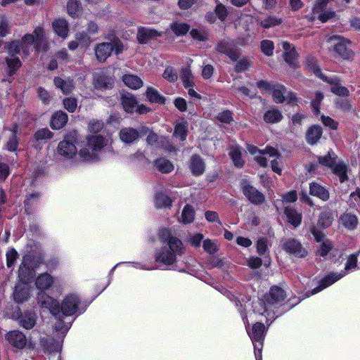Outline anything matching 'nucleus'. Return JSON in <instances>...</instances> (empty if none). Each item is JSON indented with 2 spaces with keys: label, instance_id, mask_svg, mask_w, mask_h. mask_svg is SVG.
Masks as SVG:
<instances>
[{
  "label": "nucleus",
  "instance_id": "nucleus-1",
  "mask_svg": "<svg viewBox=\"0 0 360 360\" xmlns=\"http://www.w3.org/2000/svg\"><path fill=\"white\" fill-rule=\"evenodd\" d=\"M43 236V232L35 221L30 222L27 231L28 238L26 250H24V300L25 290L33 284L41 290L49 289L53 283V278L47 273L41 274L35 278V270L44 264V254L40 243L35 240Z\"/></svg>",
  "mask_w": 360,
  "mask_h": 360
},
{
  "label": "nucleus",
  "instance_id": "nucleus-2",
  "mask_svg": "<svg viewBox=\"0 0 360 360\" xmlns=\"http://www.w3.org/2000/svg\"><path fill=\"white\" fill-rule=\"evenodd\" d=\"M37 304L42 310H47L56 319L58 322L55 325L57 331H61L62 333H66L71 327V323H65L60 320L61 316H72L76 314H82L84 310L79 308L80 299L79 296L74 293L67 295L61 304L58 301L44 292H40L37 295Z\"/></svg>",
  "mask_w": 360,
  "mask_h": 360
},
{
  "label": "nucleus",
  "instance_id": "nucleus-3",
  "mask_svg": "<svg viewBox=\"0 0 360 360\" xmlns=\"http://www.w3.org/2000/svg\"><path fill=\"white\" fill-rule=\"evenodd\" d=\"M158 238L164 245L155 250V261L165 266L174 264L177 257L181 256L184 253L182 242L173 236L169 229L165 228L159 230Z\"/></svg>",
  "mask_w": 360,
  "mask_h": 360
},
{
  "label": "nucleus",
  "instance_id": "nucleus-4",
  "mask_svg": "<svg viewBox=\"0 0 360 360\" xmlns=\"http://www.w3.org/2000/svg\"><path fill=\"white\" fill-rule=\"evenodd\" d=\"M111 141L100 134L86 136L78 155L85 162L94 163L101 160L103 153L110 145Z\"/></svg>",
  "mask_w": 360,
  "mask_h": 360
},
{
  "label": "nucleus",
  "instance_id": "nucleus-5",
  "mask_svg": "<svg viewBox=\"0 0 360 360\" xmlns=\"http://www.w3.org/2000/svg\"><path fill=\"white\" fill-rule=\"evenodd\" d=\"M286 297L284 290L277 286L272 287L269 294L266 296L265 301L259 300L253 304V311L259 314H266V321L271 319V311L272 307H276L284 301Z\"/></svg>",
  "mask_w": 360,
  "mask_h": 360
},
{
  "label": "nucleus",
  "instance_id": "nucleus-6",
  "mask_svg": "<svg viewBox=\"0 0 360 360\" xmlns=\"http://www.w3.org/2000/svg\"><path fill=\"white\" fill-rule=\"evenodd\" d=\"M357 254H352L349 256L345 266V269L339 273L330 272L323 278L319 283V285L314 288L311 291L307 292V297L315 295L325 288L330 286L336 281H339L349 272L353 271L357 266Z\"/></svg>",
  "mask_w": 360,
  "mask_h": 360
},
{
  "label": "nucleus",
  "instance_id": "nucleus-7",
  "mask_svg": "<svg viewBox=\"0 0 360 360\" xmlns=\"http://www.w3.org/2000/svg\"><path fill=\"white\" fill-rule=\"evenodd\" d=\"M245 324L246 330L250 338L255 349V356L256 360H262V349L266 330L263 323L257 322L253 325L251 330L248 327V321L243 318Z\"/></svg>",
  "mask_w": 360,
  "mask_h": 360
},
{
  "label": "nucleus",
  "instance_id": "nucleus-8",
  "mask_svg": "<svg viewBox=\"0 0 360 360\" xmlns=\"http://www.w3.org/2000/svg\"><path fill=\"white\" fill-rule=\"evenodd\" d=\"M307 63L310 70L312 71L315 75L321 78L323 81L331 84L330 89L333 93L339 96H347L349 94V90L346 87L340 85L339 79L337 77H328L321 72L316 60L314 58H309L307 60Z\"/></svg>",
  "mask_w": 360,
  "mask_h": 360
},
{
  "label": "nucleus",
  "instance_id": "nucleus-9",
  "mask_svg": "<svg viewBox=\"0 0 360 360\" xmlns=\"http://www.w3.org/2000/svg\"><path fill=\"white\" fill-rule=\"evenodd\" d=\"M328 42L333 50L345 60H352L354 56V51L351 49L349 40L338 35H333L328 37Z\"/></svg>",
  "mask_w": 360,
  "mask_h": 360
},
{
  "label": "nucleus",
  "instance_id": "nucleus-10",
  "mask_svg": "<svg viewBox=\"0 0 360 360\" xmlns=\"http://www.w3.org/2000/svg\"><path fill=\"white\" fill-rule=\"evenodd\" d=\"M95 55L98 60L105 62L111 55L112 51L118 55L123 51V45L119 39H115L111 42H103L95 47Z\"/></svg>",
  "mask_w": 360,
  "mask_h": 360
},
{
  "label": "nucleus",
  "instance_id": "nucleus-11",
  "mask_svg": "<svg viewBox=\"0 0 360 360\" xmlns=\"http://www.w3.org/2000/svg\"><path fill=\"white\" fill-rule=\"evenodd\" d=\"M40 174L41 169H37V170L33 172V174L26 180V183L24 182V186L25 184H29V186L31 187L30 191H28L27 189V193L25 195L26 198L24 200V208L25 212L28 211V210L30 209V206L32 207L35 205L40 198V193L38 191L35 190H32V187H35L37 177Z\"/></svg>",
  "mask_w": 360,
  "mask_h": 360
},
{
  "label": "nucleus",
  "instance_id": "nucleus-12",
  "mask_svg": "<svg viewBox=\"0 0 360 360\" xmlns=\"http://www.w3.org/2000/svg\"><path fill=\"white\" fill-rule=\"evenodd\" d=\"M247 150L250 154L255 155V160L262 167H266L267 165L266 156L274 158L278 155L277 150L272 147H266L264 150H262L255 146L248 145Z\"/></svg>",
  "mask_w": 360,
  "mask_h": 360
},
{
  "label": "nucleus",
  "instance_id": "nucleus-13",
  "mask_svg": "<svg viewBox=\"0 0 360 360\" xmlns=\"http://www.w3.org/2000/svg\"><path fill=\"white\" fill-rule=\"evenodd\" d=\"M24 44L32 42L38 51H46L48 49V44L44 37V31L42 28L35 29L34 34L24 35Z\"/></svg>",
  "mask_w": 360,
  "mask_h": 360
},
{
  "label": "nucleus",
  "instance_id": "nucleus-14",
  "mask_svg": "<svg viewBox=\"0 0 360 360\" xmlns=\"http://www.w3.org/2000/svg\"><path fill=\"white\" fill-rule=\"evenodd\" d=\"M241 186L243 193L252 204L259 205L265 201L264 194L251 186L247 180L243 179Z\"/></svg>",
  "mask_w": 360,
  "mask_h": 360
},
{
  "label": "nucleus",
  "instance_id": "nucleus-15",
  "mask_svg": "<svg viewBox=\"0 0 360 360\" xmlns=\"http://www.w3.org/2000/svg\"><path fill=\"white\" fill-rule=\"evenodd\" d=\"M269 94H271L274 101L276 103H281L285 101L291 103L296 100L295 94L287 91L283 85L277 82L275 83Z\"/></svg>",
  "mask_w": 360,
  "mask_h": 360
},
{
  "label": "nucleus",
  "instance_id": "nucleus-16",
  "mask_svg": "<svg viewBox=\"0 0 360 360\" xmlns=\"http://www.w3.org/2000/svg\"><path fill=\"white\" fill-rule=\"evenodd\" d=\"M283 250L297 257H304L307 255V250L301 243L295 238H288L282 240Z\"/></svg>",
  "mask_w": 360,
  "mask_h": 360
},
{
  "label": "nucleus",
  "instance_id": "nucleus-17",
  "mask_svg": "<svg viewBox=\"0 0 360 360\" xmlns=\"http://www.w3.org/2000/svg\"><path fill=\"white\" fill-rule=\"evenodd\" d=\"M41 339L39 333L33 330L28 336L24 334V352L34 354L41 350Z\"/></svg>",
  "mask_w": 360,
  "mask_h": 360
},
{
  "label": "nucleus",
  "instance_id": "nucleus-18",
  "mask_svg": "<svg viewBox=\"0 0 360 360\" xmlns=\"http://www.w3.org/2000/svg\"><path fill=\"white\" fill-rule=\"evenodd\" d=\"M41 349L51 354L49 360H56V356H59L60 359L59 352H60L62 345L60 342L52 338H41Z\"/></svg>",
  "mask_w": 360,
  "mask_h": 360
},
{
  "label": "nucleus",
  "instance_id": "nucleus-19",
  "mask_svg": "<svg viewBox=\"0 0 360 360\" xmlns=\"http://www.w3.org/2000/svg\"><path fill=\"white\" fill-rule=\"evenodd\" d=\"M58 152L66 160L73 159L79 153L74 141L67 139L58 143Z\"/></svg>",
  "mask_w": 360,
  "mask_h": 360
},
{
  "label": "nucleus",
  "instance_id": "nucleus-20",
  "mask_svg": "<svg viewBox=\"0 0 360 360\" xmlns=\"http://www.w3.org/2000/svg\"><path fill=\"white\" fill-rule=\"evenodd\" d=\"M217 50L219 53L228 56L232 60H236L238 58V53L234 42L230 39L221 40L217 44Z\"/></svg>",
  "mask_w": 360,
  "mask_h": 360
},
{
  "label": "nucleus",
  "instance_id": "nucleus-21",
  "mask_svg": "<svg viewBox=\"0 0 360 360\" xmlns=\"http://www.w3.org/2000/svg\"><path fill=\"white\" fill-rule=\"evenodd\" d=\"M328 1V0H318L312 9L314 15L317 14L318 19L322 22H326L335 16V12L330 10L323 11Z\"/></svg>",
  "mask_w": 360,
  "mask_h": 360
},
{
  "label": "nucleus",
  "instance_id": "nucleus-22",
  "mask_svg": "<svg viewBox=\"0 0 360 360\" xmlns=\"http://www.w3.org/2000/svg\"><path fill=\"white\" fill-rule=\"evenodd\" d=\"M188 167L193 175L200 176L205 172V164L200 155H193L190 159Z\"/></svg>",
  "mask_w": 360,
  "mask_h": 360
},
{
  "label": "nucleus",
  "instance_id": "nucleus-23",
  "mask_svg": "<svg viewBox=\"0 0 360 360\" xmlns=\"http://www.w3.org/2000/svg\"><path fill=\"white\" fill-rule=\"evenodd\" d=\"M333 173L338 177L340 183H345L348 180V173L349 172V165L344 161L338 160L335 166L331 169Z\"/></svg>",
  "mask_w": 360,
  "mask_h": 360
},
{
  "label": "nucleus",
  "instance_id": "nucleus-24",
  "mask_svg": "<svg viewBox=\"0 0 360 360\" xmlns=\"http://www.w3.org/2000/svg\"><path fill=\"white\" fill-rule=\"evenodd\" d=\"M120 140L125 143H132L139 138V132L131 127H124L119 133Z\"/></svg>",
  "mask_w": 360,
  "mask_h": 360
},
{
  "label": "nucleus",
  "instance_id": "nucleus-25",
  "mask_svg": "<svg viewBox=\"0 0 360 360\" xmlns=\"http://www.w3.org/2000/svg\"><path fill=\"white\" fill-rule=\"evenodd\" d=\"M340 222L345 228L352 231L356 229L359 224V219L356 215L346 212L340 216Z\"/></svg>",
  "mask_w": 360,
  "mask_h": 360
},
{
  "label": "nucleus",
  "instance_id": "nucleus-26",
  "mask_svg": "<svg viewBox=\"0 0 360 360\" xmlns=\"http://www.w3.org/2000/svg\"><path fill=\"white\" fill-rule=\"evenodd\" d=\"M310 194L316 196L323 201L329 198V192L328 190L316 182H311L309 185Z\"/></svg>",
  "mask_w": 360,
  "mask_h": 360
},
{
  "label": "nucleus",
  "instance_id": "nucleus-27",
  "mask_svg": "<svg viewBox=\"0 0 360 360\" xmlns=\"http://www.w3.org/2000/svg\"><path fill=\"white\" fill-rule=\"evenodd\" d=\"M68 120V115L63 111L56 112L51 117V127L53 129H60L67 123Z\"/></svg>",
  "mask_w": 360,
  "mask_h": 360
},
{
  "label": "nucleus",
  "instance_id": "nucleus-28",
  "mask_svg": "<svg viewBox=\"0 0 360 360\" xmlns=\"http://www.w3.org/2000/svg\"><path fill=\"white\" fill-rule=\"evenodd\" d=\"M322 128L318 125L309 127L306 133V139L310 145L316 144L322 136Z\"/></svg>",
  "mask_w": 360,
  "mask_h": 360
},
{
  "label": "nucleus",
  "instance_id": "nucleus-29",
  "mask_svg": "<svg viewBox=\"0 0 360 360\" xmlns=\"http://www.w3.org/2000/svg\"><path fill=\"white\" fill-rule=\"evenodd\" d=\"M159 36H160V34L158 31L146 27H140L137 34V38L141 44H145L149 39L156 38Z\"/></svg>",
  "mask_w": 360,
  "mask_h": 360
},
{
  "label": "nucleus",
  "instance_id": "nucleus-30",
  "mask_svg": "<svg viewBox=\"0 0 360 360\" xmlns=\"http://www.w3.org/2000/svg\"><path fill=\"white\" fill-rule=\"evenodd\" d=\"M55 32L60 37L65 39L68 34V24L63 18L55 20L52 23Z\"/></svg>",
  "mask_w": 360,
  "mask_h": 360
},
{
  "label": "nucleus",
  "instance_id": "nucleus-31",
  "mask_svg": "<svg viewBox=\"0 0 360 360\" xmlns=\"http://www.w3.org/2000/svg\"><path fill=\"white\" fill-rule=\"evenodd\" d=\"M285 214L289 223L294 227L298 226L302 221V214L298 212L295 209L292 207L288 206L285 208Z\"/></svg>",
  "mask_w": 360,
  "mask_h": 360
},
{
  "label": "nucleus",
  "instance_id": "nucleus-32",
  "mask_svg": "<svg viewBox=\"0 0 360 360\" xmlns=\"http://www.w3.org/2000/svg\"><path fill=\"white\" fill-rule=\"evenodd\" d=\"M122 105L127 112L131 113L137 107V101L131 94H124L122 96Z\"/></svg>",
  "mask_w": 360,
  "mask_h": 360
},
{
  "label": "nucleus",
  "instance_id": "nucleus-33",
  "mask_svg": "<svg viewBox=\"0 0 360 360\" xmlns=\"http://www.w3.org/2000/svg\"><path fill=\"white\" fill-rule=\"evenodd\" d=\"M53 82L55 86L60 89L64 94H68L71 93L74 89L73 80L70 78L63 79L59 77H55Z\"/></svg>",
  "mask_w": 360,
  "mask_h": 360
},
{
  "label": "nucleus",
  "instance_id": "nucleus-34",
  "mask_svg": "<svg viewBox=\"0 0 360 360\" xmlns=\"http://www.w3.org/2000/svg\"><path fill=\"white\" fill-rule=\"evenodd\" d=\"M154 166L162 173H169L174 170V165L167 159L160 158L155 160Z\"/></svg>",
  "mask_w": 360,
  "mask_h": 360
},
{
  "label": "nucleus",
  "instance_id": "nucleus-35",
  "mask_svg": "<svg viewBox=\"0 0 360 360\" xmlns=\"http://www.w3.org/2000/svg\"><path fill=\"white\" fill-rule=\"evenodd\" d=\"M319 163L323 166L328 167L330 169H333V166L338 162V157L335 153L330 150L328 152V154L325 156H319L318 157Z\"/></svg>",
  "mask_w": 360,
  "mask_h": 360
},
{
  "label": "nucleus",
  "instance_id": "nucleus-36",
  "mask_svg": "<svg viewBox=\"0 0 360 360\" xmlns=\"http://www.w3.org/2000/svg\"><path fill=\"white\" fill-rule=\"evenodd\" d=\"M281 44L285 51V61L290 65H293L296 59V53L295 49L291 46V44L289 42L287 41H282Z\"/></svg>",
  "mask_w": 360,
  "mask_h": 360
},
{
  "label": "nucleus",
  "instance_id": "nucleus-37",
  "mask_svg": "<svg viewBox=\"0 0 360 360\" xmlns=\"http://www.w3.org/2000/svg\"><path fill=\"white\" fill-rule=\"evenodd\" d=\"M6 340L9 343L17 349L22 348V334L18 330L9 332L6 336Z\"/></svg>",
  "mask_w": 360,
  "mask_h": 360
},
{
  "label": "nucleus",
  "instance_id": "nucleus-38",
  "mask_svg": "<svg viewBox=\"0 0 360 360\" xmlns=\"http://www.w3.org/2000/svg\"><path fill=\"white\" fill-rule=\"evenodd\" d=\"M122 81L126 86L132 89H138L141 88L143 84L141 79L134 75H124L122 77Z\"/></svg>",
  "mask_w": 360,
  "mask_h": 360
},
{
  "label": "nucleus",
  "instance_id": "nucleus-39",
  "mask_svg": "<svg viewBox=\"0 0 360 360\" xmlns=\"http://www.w3.org/2000/svg\"><path fill=\"white\" fill-rule=\"evenodd\" d=\"M170 198L163 192H157L155 195V204L158 208H167L172 206Z\"/></svg>",
  "mask_w": 360,
  "mask_h": 360
},
{
  "label": "nucleus",
  "instance_id": "nucleus-40",
  "mask_svg": "<svg viewBox=\"0 0 360 360\" xmlns=\"http://www.w3.org/2000/svg\"><path fill=\"white\" fill-rule=\"evenodd\" d=\"M229 155L236 167H241L243 165L244 160L242 158L241 149L238 146H232L230 149Z\"/></svg>",
  "mask_w": 360,
  "mask_h": 360
},
{
  "label": "nucleus",
  "instance_id": "nucleus-41",
  "mask_svg": "<svg viewBox=\"0 0 360 360\" xmlns=\"http://www.w3.org/2000/svg\"><path fill=\"white\" fill-rule=\"evenodd\" d=\"M195 211L191 205H186L181 212V221L184 224H191L194 221Z\"/></svg>",
  "mask_w": 360,
  "mask_h": 360
},
{
  "label": "nucleus",
  "instance_id": "nucleus-42",
  "mask_svg": "<svg viewBox=\"0 0 360 360\" xmlns=\"http://www.w3.org/2000/svg\"><path fill=\"white\" fill-rule=\"evenodd\" d=\"M283 118L281 112L278 110H269L264 113V120L266 123L274 124L280 122Z\"/></svg>",
  "mask_w": 360,
  "mask_h": 360
},
{
  "label": "nucleus",
  "instance_id": "nucleus-43",
  "mask_svg": "<svg viewBox=\"0 0 360 360\" xmlns=\"http://www.w3.org/2000/svg\"><path fill=\"white\" fill-rule=\"evenodd\" d=\"M68 13L73 18L78 17L82 13V6L79 1L70 0L67 4Z\"/></svg>",
  "mask_w": 360,
  "mask_h": 360
},
{
  "label": "nucleus",
  "instance_id": "nucleus-44",
  "mask_svg": "<svg viewBox=\"0 0 360 360\" xmlns=\"http://www.w3.org/2000/svg\"><path fill=\"white\" fill-rule=\"evenodd\" d=\"M52 137V132L47 128L38 130L34 135V139L39 144L45 142L46 140L50 139Z\"/></svg>",
  "mask_w": 360,
  "mask_h": 360
},
{
  "label": "nucleus",
  "instance_id": "nucleus-45",
  "mask_svg": "<svg viewBox=\"0 0 360 360\" xmlns=\"http://www.w3.org/2000/svg\"><path fill=\"white\" fill-rule=\"evenodd\" d=\"M333 221V214L330 211L322 212L319 216L318 225L322 228L330 226Z\"/></svg>",
  "mask_w": 360,
  "mask_h": 360
},
{
  "label": "nucleus",
  "instance_id": "nucleus-46",
  "mask_svg": "<svg viewBox=\"0 0 360 360\" xmlns=\"http://www.w3.org/2000/svg\"><path fill=\"white\" fill-rule=\"evenodd\" d=\"M188 131V124L186 122H181L175 126L174 136L181 141L186 139Z\"/></svg>",
  "mask_w": 360,
  "mask_h": 360
},
{
  "label": "nucleus",
  "instance_id": "nucleus-47",
  "mask_svg": "<svg viewBox=\"0 0 360 360\" xmlns=\"http://www.w3.org/2000/svg\"><path fill=\"white\" fill-rule=\"evenodd\" d=\"M297 199V192L295 191H290L288 192L287 193L282 195V200H276L275 201V206L276 207L277 210H278L280 207V203H291L294 202Z\"/></svg>",
  "mask_w": 360,
  "mask_h": 360
},
{
  "label": "nucleus",
  "instance_id": "nucleus-48",
  "mask_svg": "<svg viewBox=\"0 0 360 360\" xmlns=\"http://www.w3.org/2000/svg\"><path fill=\"white\" fill-rule=\"evenodd\" d=\"M37 322V314L32 311L24 313V328H32Z\"/></svg>",
  "mask_w": 360,
  "mask_h": 360
},
{
  "label": "nucleus",
  "instance_id": "nucleus-49",
  "mask_svg": "<svg viewBox=\"0 0 360 360\" xmlns=\"http://www.w3.org/2000/svg\"><path fill=\"white\" fill-rule=\"evenodd\" d=\"M146 96L152 103H164L165 98L152 87H148L146 91Z\"/></svg>",
  "mask_w": 360,
  "mask_h": 360
},
{
  "label": "nucleus",
  "instance_id": "nucleus-50",
  "mask_svg": "<svg viewBox=\"0 0 360 360\" xmlns=\"http://www.w3.org/2000/svg\"><path fill=\"white\" fill-rule=\"evenodd\" d=\"M181 78L185 88L192 87L193 86V75L190 68H183L181 70Z\"/></svg>",
  "mask_w": 360,
  "mask_h": 360
},
{
  "label": "nucleus",
  "instance_id": "nucleus-51",
  "mask_svg": "<svg viewBox=\"0 0 360 360\" xmlns=\"http://www.w3.org/2000/svg\"><path fill=\"white\" fill-rule=\"evenodd\" d=\"M203 238L204 236L200 233L190 234L188 236V243L195 248H198L200 247Z\"/></svg>",
  "mask_w": 360,
  "mask_h": 360
},
{
  "label": "nucleus",
  "instance_id": "nucleus-52",
  "mask_svg": "<svg viewBox=\"0 0 360 360\" xmlns=\"http://www.w3.org/2000/svg\"><path fill=\"white\" fill-rule=\"evenodd\" d=\"M171 29L176 35H184L189 30V26L186 23L174 22L172 24Z\"/></svg>",
  "mask_w": 360,
  "mask_h": 360
},
{
  "label": "nucleus",
  "instance_id": "nucleus-53",
  "mask_svg": "<svg viewBox=\"0 0 360 360\" xmlns=\"http://www.w3.org/2000/svg\"><path fill=\"white\" fill-rule=\"evenodd\" d=\"M202 242L203 249L207 253L212 255L218 250L217 243L214 240L207 238L203 240Z\"/></svg>",
  "mask_w": 360,
  "mask_h": 360
},
{
  "label": "nucleus",
  "instance_id": "nucleus-54",
  "mask_svg": "<svg viewBox=\"0 0 360 360\" xmlns=\"http://www.w3.org/2000/svg\"><path fill=\"white\" fill-rule=\"evenodd\" d=\"M332 243L328 240H323L317 250V255L321 257H325L332 250Z\"/></svg>",
  "mask_w": 360,
  "mask_h": 360
},
{
  "label": "nucleus",
  "instance_id": "nucleus-55",
  "mask_svg": "<svg viewBox=\"0 0 360 360\" xmlns=\"http://www.w3.org/2000/svg\"><path fill=\"white\" fill-rule=\"evenodd\" d=\"M75 38L82 46L88 47L91 42L90 37L84 32L77 33Z\"/></svg>",
  "mask_w": 360,
  "mask_h": 360
},
{
  "label": "nucleus",
  "instance_id": "nucleus-56",
  "mask_svg": "<svg viewBox=\"0 0 360 360\" xmlns=\"http://www.w3.org/2000/svg\"><path fill=\"white\" fill-rule=\"evenodd\" d=\"M104 124L102 121L92 120L88 125L89 131L91 133L97 134L103 128Z\"/></svg>",
  "mask_w": 360,
  "mask_h": 360
},
{
  "label": "nucleus",
  "instance_id": "nucleus-57",
  "mask_svg": "<svg viewBox=\"0 0 360 360\" xmlns=\"http://www.w3.org/2000/svg\"><path fill=\"white\" fill-rule=\"evenodd\" d=\"M274 43L270 40H263L261 42V49L262 52L269 56H271L274 53Z\"/></svg>",
  "mask_w": 360,
  "mask_h": 360
},
{
  "label": "nucleus",
  "instance_id": "nucleus-58",
  "mask_svg": "<svg viewBox=\"0 0 360 360\" xmlns=\"http://www.w3.org/2000/svg\"><path fill=\"white\" fill-rule=\"evenodd\" d=\"M13 299L15 303L20 304L22 302V285L21 281L16 284L13 291Z\"/></svg>",
  "mask_w": 360,
  "mask_h": 360
},
{
  "label": "nucleus",
  "instance_id": "nucleus-59",
  "mask_svg": "<svg viewBox=\"0 0 360 360\" xmlns=\"http://www.w3.org/2000/svg\"><path fill=\"white\" fill-rule=\"evenodd\" d=\"M65 108L70 112H74L77 107V103L74 98H66L63 100Z\"/></svg>",
  "mask_w": 360,
  "mask_h": 360
},
{
  "label": "nucleus",
  "instance_id": "nucleus-60",
  "mask_svg": "<svg viewBox=\"0 0 360 360\" xmlns=\"http://www.w3.org/2000/svg\"><path fill=\"white\" fill-rule=\"evenodd\" d=\"M323 98V95L320 92H316L315 98L311 101V105L313 108L314 112L319 114L320 112V103Z\"/></svg>",
  "mask_w": 360,
  "mask_h": 360
},
{
  "label": "nucleus",
  "instance_id": "nucleus-61",
  "mask_svg": "<svg viewBox=\"0 0 360 360\" xmlns=\"http://www.w3.org/2000/svg\"><path fill=\"white\" fill-rule=\"evenodd\" d=\"M7 65L11 69V72L14 71L16 68H20V60L18 57L14 55H11L10 58L6 59Z\"/></svg>",
  "mask_w": 360,
  "mask_h": 360
},
{
  "label": "nucleus",
  "instance_id": "nucleus-62",
  "mask_svg": "<svg viewBox=\"0 0 360 360\" xmlns=\"http://www.w3.org/2000/svg\"><path fill=\"white\" fill-rule=\"evenodd\" d=\"M18 254L15 249H11L6 252V264L8 267H11L18 258Z\"/></svg>",
  "mask_w": 360,
  "mask_h": 360
},
{
  "label": "nucleus",
  "instance_id": "nucleus-63",
  "mask_svg": "<svg viewBox=\"0 0 360 360\" xmlns=\"http://www.w3.org/2000/svg\"><path fill=\"white\" fill-rule=\"evenodd\" d=\"M280 22V20H278L277 18L272 16H269L266 18L262 20L260 23L262 27L265 28H269L276 25H278Z\"/></svg>",
  "mask_w": 360,
  "mask_h": 360
},
{
  "label": "nucleus",
  "instance_id": "nucleus-64",
  "mask_svg": "<svg viewBox=\"0 0 360 360\" xmlns=\"http://www.w3.org/2000/svg\"><path fill=\"white\" fill-rule=\"evenodd\" d=\"M349 200L354 207H360V188H358L355 191L351 193Z\"/></svg>",
  "mask_w": 360,
  "mask_h": 360
}]
</instances>
